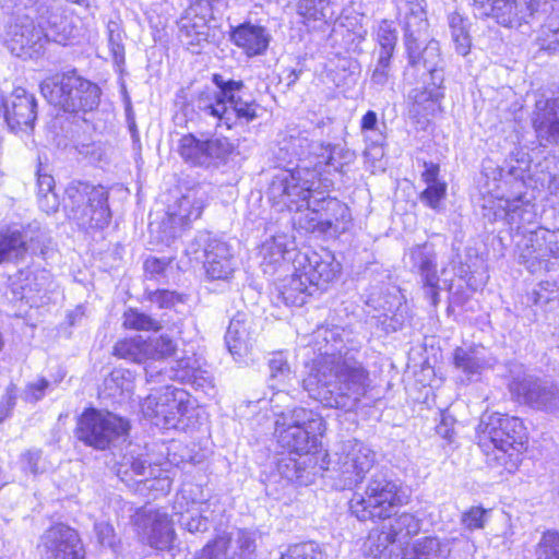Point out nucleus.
<instances>
[{
  "instance_id": "f257e3e1",
  "label": "nucleus",
  "mask_w": 559,
  "mask_h": 559,
  "mask_svg": "<svg viewBox=\"0 0 559 559\" xmlns=\"http://www.w3.org/2000/svg\"><path fill=\"white\" fill-rule=\"evenodd\" d=\"M335 331L316 332L319 355L307 366L302 386L309 396L322 405L354 411L370 389L369 371L361 362L342 353L343 341Z\"/></svg>"
},
{
  "instance_id": "f03ea898",
  "label": "nucleus",
  "mask_w": 559,
  "mask_h": 559,
  "mask_svg": "<svg viewBox=\"0 0 559 559\" xmlns=\"http://www.w3.org/2000/svg\"><path fill=\"white\" fill-rule=\"evenodd\" d=\"M328 187L317 179V171L300 167L275 174L269 198L277 211H295V224L306 231L343 233L350 222L349 209L336 198L325 195Z\"/></svg>"
},
{
  "instance_id": "7ed1b4c3",
  "label": "nucleus",
  "mask_w": 559,
  "mask_h": 559,
  "mask_svg": "<svg viewBox=\"0 0 559 559\" xmlns=\"http://www.w3.org/2000/svg\"><path fill=\"white\" fill-rule=\"evenodd\" d=\"M168 380L189 382L200 388L212 385L211 373L201 367L195 357L179 359L169 369L160 368L155 371L150 366L146 367L148 384H163ZM188 408L189 394L169 384L151 388V393L141 403L143 415L152 419L156 426L164 428L177 427L180 417L188 412Z\"/></svg>"
},
{
  "instance_id": "20e7f679",
  "label": "nucleus",
  "mask_w": 559,
  "mask_h": 559,
  "mask_svg": "<svg viewBox=\"0 0 559 559\" xmlns=\"http://www.w3.org/2000/svg\"><path fill=\"white\" fill-rule=\"evenodd\" d=\"M478 447L491 468L514 473L526 449L527 435L523 421L500 413L484 415L478 425Z\"/></svg>"
},
{
  "instance_id": "39448f33",
  "label": "nucleus",
  "mask_w": 559,
  "mask_h": 559,
  "mask_svg": "<svg viewBox=\"0 0 559 559\" xmlns=\"http://www.w3.org/2000/svg\"><path fill=\"white\" fill-rule=\"evenodd\" d=\"M215 88L202 90L194 105L203 118H212L216 126L230 129L237 121L249 123L259 117L260 105L254 99H243L237 95L243 87L242 81L226 80L222 74L212 79Z\"/></svg>"
},
{
  "instance_id": "423d86ee",
  "label": "nucleus",
  "mask_w": 559,
  "mask_h": 559,
  "mask_svg": "<svg viewBox=\"0 0 559 559\" xmlns=\"http://www.w3.org/2000/svg\"><path fill=\"white\" fill-rule=\"evenodd\" d=\"M64 209L69 218L82 228H104L111 217L108 191L87 181L69 182L64 191Z\"/></svg>"
},
{
  "instance_id": "0eeeda50",
  "label": "nucleus",
  "mask_w": 559,
  "mask_h": 559,
  "mask_svg": "<svg viewBox=\"0 0 559 559\" xmlns=\"http://www.w3.org/2000/svg\"><path fill=\"white\" fill-rule=\"evenodd\" d=\"M324 430L322 416L304 407L282 413L275 421L278 444L289 453L299 455L308 454L317 449L319 436Z\"/></svg>"
},
{
  "instance_id": "6e6552de",
  "label": "nucleus",
  "mask_w": 559,
  "mask_h": 559,
  "mask_svg": "<svg viewBox=\"0 0 559 559\" xmlns=\"http://www.w3.org/2000/svg\"><path fill=\"white\" fill-rule=\"evenodd\" d=\"M40 92L47 102L67 112L92 111L100 98L99 87L75 74H57L44 80Z\"/></svg>"
},
{
  "instance_id": "1a4fd4ad",
  "label": "nucleus",
  "mask_w": 559,
  "mask_h": 559,
  "mask_svg": "<svg viewBox=\"0 0 559 559\" xmlns=\"http://www.w3.org/2000/svg\"><path fill=\"white\" fill-rule=\"evenodd\" d=\"M406 501L401 487L381 473L371 476L364 493L355 492L349 510L360 521L388 519Z\"/></svg>"
},
{
  "instance_id": "9d476101",
  "label": "nucleus",
  "mask_w": 559,
  "mask_h": 559,
  "mask_svg": "<svg viewBox=\"0 0 559 559\" xmlns=\"http://www.w3.org/2000/svg\"><path fill=\"white\" fill-rule=\"evenodd\" d=\"M329 456L328 469L334 473V485L340 490L361 484L377 462L376 452L356 439L342 441Z\"/></svg>"
},
{
  "instance_id": "9b49d317",
  "label": "nucleus",
  "mask_w": 559,
  "mask_h": 559,
  "mask_svg": "<svg viewBox=\"0 0 559 559\" xmlns=\"http://www.w3.org/2000/svg\"><path fill=\"white\" fill-rule=\"evenodd\" d=\"M129 429L127 419L110 412L87 408L79 417L74 435L85 445L104 451L126 440Z\"/></svg>"
},
{
  "instance_id": "f8f14e48",
  "label": "nucleus",
  "mask_w": 559,
  "mask_h": 559,
  "mask_svg": "<svg viewBox=\"0 0 559 559\" xmlns=\"http://www.w3.org/2000/svg\"><path fill=\"white\" fill-rule=\"evenodd\" d=\"M235 148L227 138L201 140L190 133L179 140L178 153L185 163L210 169L226 165Z\"/></svg>"
},
{
  "instance_id": "ddd939ff",
  "label": "nucleus",
  "mask_w": 559,
  "mask_h": 559,
  "mask_svg": "<svg viewBox=\"0 0 559 559\" xmlns=\"http://www.w3.org/2000/svg\"><path fill=\"white\" fill-rule=\"evenodd\" d=\"M515 246L520 263L534 273L550 258H559V230L536 227L515 239Z\"/></svg>"
},
{
  "instance_id": "4468645a",
  "label": "nucleus",
  "mask_w": 559,
  "mask_h": 559,
  "mask_svg": "<svg viewBox=\"0 0 559 559\" xmlns=\"http://www.w3.org/2000/svg\"><path fill=\"white\" fill-rule=\"evenodd\" d=\"M194 253L203 252V267L210 281L228 282L235 272L236 263L230 246L210 233H199L191 243Z\"/></svg>"
},
{
  "instance_id": "2eb2a0df",
  "label": "nucleus",
  "mask_w": 559,
  "mask_h": 559,
  "mask_svg": "<svg viewBox=\"0 0 559 559\" xmlns=\"http://www.w3.org/2000/svg\"><path fill=\"white\" fill-rule=\"evenodd\" d=\"M509 386L519 401L532 408L559 414V390L556 385L524 374L513 378Z\"/></svg>"
},
{
  "instance_id": "dca6fc26",
  "label": "nucleus",
  "mask_w": 559,
  "mask_h": 559,
  "mask_svg": "<svg viewBox=\"0 0 559 559\" xmlns=\"http://www.w3.org/2000/svg\"><path fill=\"white\" fill-rule=\"evenodd\" d=\"M536 10L535 0H473V11L478 17H492L502 26L521 25Z\"/></svg>"
},
{
  "instance_id": "f3484780",
  "label": "nucleus",
  "mask_w": 559,
  "mask_h": 559,
  "mask_svg": "<svg viewBox=\"0 0 559 559\" xmlns=\"http://www.w3.org/2000/svg\"><path fill=\"white\" fill-rule=\"evenodd\" d=\"M297 263V270L314 292L325 289L341 273V264L329 250L301 254Z\"/></svg>"
},
{
  "instance_id": "a211bd4d",
  "label": "nucleus",
  "mask_w": 559,
  "mask_h": 559,
  "mask_svg": "<svg viewBox=\"0 0 559 559\" xmlns=\"http://www.w3.org/2000/svg\"><path fill=\"white\" fill-rule=\"evenodd\" d=\"M135 525L143 542L164 550L170 547L175 531L168 513L162 509H144L136 514Z\"/></svg>"
},
{
  "instance_id": "6ab92c4d",
  "label": "nucleus",
  "mask_w": 559,
  "mask_h": 559,
  "mask_svg": "<svg viewBox=\"0 0 559 559\" xmlns=\"http://www.w3.org/2000/svg\"><path fill=\"white\" fill-rule=\"evenodd\" d=\"M491 221H503L510 226L511 230H515L514 237L518 239L524 233L532 230L528 226L536 221V212L534 205L523 201L521 197L513 200L499 199L492 206H484Z\"/></svg>"
},
{
  "instance_id": "aec40b11",
  "label": "nucleus",
  "mask_w": 559,
  "mask_h": 559,
  "mask_svg": "<svg viewBox=\"0 0 559 559\" xmlns=\"http://www.w3.org/2000/svg\"><path fill=\"white\" fill-rule=\"evenodd\" d=\"M41 543L45 559H83L84 550L79 534L64 524H56L48 528Z\"/></svg>"
},
{
  "instance_id": "412c9836",
  "label": "nucleus",
  "mask_w": 559,
  "mask_h": 559,
  "mask_svg": "<svg viewBox=\"0 0 559 559\" xmlns=\"http://www.w3.org/2000/svg\"><path fill=\"white\" fill-rule=\"evenodd\" d=\"M36 99L24 88L17 87L3 102V119L13 132L33 130L37 117Z\"/></svg>"
},
{
  "instance_id": "4be33fe9",
  "label": "nucleus",
  "mask_w": 559,
  "mask_h": 559,
  "mask_svg": "<svg viewBox=\"0 0 559 559\" xmlns=\"http://www.w3.org/2000/svg\"><path fill=\"white\" fill-rule=\"evenodd\" d=\"M424 40L407 41L405 44L408 64L415 70H425L435 86H441L444 81V60L441 56L439 43L430 40L424 48Z\"/></svg>"
},
{
  "instance_id": "5701e85b",
  "label": "nucleus",
  "mask_w": 559,
  "mask_h": 559,
  "mask_svg": "<svg viewBox=\"0 0 559 559\" xmlns=\"http://www.w3.org/2000/svg\"><path fill=\"white\" fill-rule=\"evenodd\" d=\"M7 44L12 53L20 55L28 49L39 53L46 43L44 25L35 22L28 16H21L11 24L7 32Z\"/></svg>"
},
{
  "instance_id": "b1692460",
  "label": "nucleus",
  "mask_w": 559,
  "mask_h": 559,
  "mask_svg": "<svg viewBox=\"0 0 559 559\" xmlns=\"http://www.w3.org/2000/svg\"><path fill=\"white\" fill-rule=\"evenodd\" d=\"M258 335V326L251 316L237 312L230 320L225 334V343L235 360L247 356Z\"/></svg>"
},
{
  "instance_id": "393cba45",
  "label": "nucleus",
  "mask_w": 559,
  "mask_h": 559,
  "mask_svg": "<svg viewBox=\"0 0 559 559\" xmlns=\"http://www.w3.org/2000/svg\"><path fill=\"white\" fill-rule=\"evenodd\" d=\"M173 509L181 528L192 534L209 530L210 521L205 514L210 509L207 501L189 500L187 491L182 489L176 496Z\"/></svg>"
},
{
  "instance_id": "a878e982",
  "label": "nucleus",
  "mask_w": 559,
  "mask_h": 559,
  "mask_svg": "<svg viewBox=\"0 0 559 559\" xmlns=\"http://www.w3.org/2000/svg\"><path fill=\"white\" fill-rule=\"evenodd\" d=\"M532 123L542 143L559 144V97L537 100Z\"/></svg>"
},
{
  "instance_id": "bb28decb",
  "label": "nucleus",
  "mask_w": 559,
  "mask_h": 559,
  "mask_svg": "<svg viewBox=\"0 0 559 559\" xmlns=\"http://www.w3.org/2000/svg\"><path fill=\"white\" fill-rule=\"evenodd\" d=\"M50 285V276L47 272L20 271L13 277H10V292L14 300H25L31 306L36 305L41 294Z\"/></svg>"
},
{
  "instance_id": "cd10ccee",
  "label": "nucleus",
  "mask_w": 559,
  "mask_h": 559,
  "mask_svg": "<svg viewBox=\"0 0 559 559\" xmlns=\"http://www.w3.org/2000/svg\"><path fill=\"white\" fill-rule=\"evenodd\" d=\"M397 14L404 27V41L426 40L428 20L424 0H397Z\"/></svg>"
},
{
  "instance_id": "c85d7f7f",
  "label": "nucleus",
  "mask_w": 559,
  "mask_h": 559,
  "mask_svg": "<svg viewBox=\"0 0 559 559\" xmlns=\"http://www.w3.org/2000/svg\"><path fill=\"white\" fill-rule=\"evenodd\" d=\"M209 29L206 14L197 7L188 8L178 21V37L193 52L207 40Z\"/></svg>"
},
{
  "instance_id": "c756f323",
  "label": "nucleus",
  "mask_w": 559,
  "mask_h": 559,
  "mask_svg": "<svg viewBox=\"0 0 559 559\" xmlns=\"http://www.w3.org/2000/svg\"><path fill=\"white\" fill-rule=\"evenodd\" d=\"M230 39L252 57L262 55L267 49L271 36L261 25L243 23L233 29Z\"/></svg>"
},
{
  "instance_id": "7c9ffc66",
  "label": "nucleus",
  "mask_w": 559,
  "mask_h": 559,
  "mask_svg": "<svg viewBox=\"0 0 559 559\" xmlns=\"http://www.w3.org/2000/svg\"><path fill=\"white\" fill-rule=\"evenodd\" d=\"M316 147L319 152L312 170L317 171V179H321L320 174L323 166H329L335 171H342L345 166L354 163L356 158L354 151L340 145L318 143Z\"/></svg>"
},
{
  "instance_id": "2f4dec72",
  "label": "nucleus",
  "mask_w": 559,
  "mask_h": 559,
  "mask_svg": "<svg viewBox=\"0 0 559 559\" xmlns=\"http://www.w3.org/2000/svg\"><path fill=\"white\" fill-rule=\"evenodd\" d=\"M317 144L318 143L311 142L307 134L297 131L295 133H290L281 142V150L286 151L289 156L296 157L298 160L304 163V165H297L296 169L293 171H296L300 167H307L309 170H312L310 166H314L317 154L319 152L316 147ZM281 171L282 170L278 173Z\"/></svg>"
},
{
  "instance_id": "473e14b6",
  "label": "nucleus",
  "mask_w": 559,
  "mask_h": 559,
  "mask_svg": "<svg viewBox=\"0 0 559 559\" xmlns=\"http://www.w3.org/2000/svg\"><path fill=\"white\" fill-rule=\"evenodd\" d=\"M27 252L26 235L20 230L0 231V264L24 261Z\"/></svg>"
},
{
  "instance_id": "72a5a7b5",
  "label": "nucleus",
  "mask_w": 559,
  "mask_h": 559,
  "mask_svg": "<svg viewBox=\"0 0 559 559\" xmlns=\"http://www.w3.org/2000/svg\"><path fill=\"white\" fill-rule=\"evenodd\" d=\"M453 540L424 537L415 543L413 550L405 554L403 559H447L451 552Z\"/></svg>"
},
{
  "instance_id": "f704fd0d",
  "label": "nucleus",
  "mask_w": 559,
  "mask_h": 559,
  "mask_svg": "<svg viewBox=\"0 0 559 559\" xmlns=\"http://www.w3.org/2000/svg\"><path fill=\"white\" fill-rule=\"evenodd\" d=\"M495 360L486 357L479 349H464L459 347L454 352V365L471 379L484 370L492 368Z\"/></svg>"
},
{
  "instance_id": "c9c22d12",
  "label": "nucleus",
  "mask_w": 559,
  "mask_h": 559,
  "mask_svg": "<svg viewBox=\"0 0 559 559\" xmlns=\"http://www.w3.org/2000/svg\"><path fill=\"white\" fill-rule=\"evenodd\" d=\"M412 267L416 269L421 281L426 280L431 283V278L439 276L437 271V253L432 246L425 243L416 246L409 251Z\"/></svg>"
},
{
  "instance_id": "e433bc0d",
  "label": "nucleus",
  "mask_w": 559,
  "mask_h": 559,
  "mask_svg": "<svg viewBox=\"0 0 559 559\" xmlns=\"http://www.w3.org/2000/svg\"><path fill=\"white\" fill-rule=\"evenodd\" d=\"M307 283L301 273L296 269V273L292 275L288 283L280 292L281 299L287 306L301 307L306 304L307 298L316 293Z\"/></svg>"
},
{
  "instance_id": "4c0bfd02",
  "label": "nucleus",
  "mask_w": 559,
  "mask_h": 559,
  "mask_svg": "<svg viewBox=\"0 0 559 559\" xmlns=\"http://www.w3.org/2000/svg\"><path fill=\"white\" fill-rule=\"evenodd\" d=\"M135 448L130 444L118 463L117 475L121 480L132 479L133 476H145L151 468L147 460Z\"/></svg>"
},
{
  "instance_id": "58836bf2",
  "label": "nucleus",
  "mask_w": 559,
  "mask_h": 559,
  "mask_svg": "<svg viewBox=\"0 0 559 559\" xmlns=\"http://www.w3.org/2000/svg\"><path fill=\"white\" fill-rule=\"evenodd\" d=\"M145 357H146V367H151L155 371V367H153L152 361L164 360L170 356H173L177 350L176 342L167 335H160L157 337H148L145 340Z\"/></svg>"
},
{
  "instance_id": "ea45409f",
  "label": "nucleus",
  "mask_w": 559,
  "mask_h": 559,
  "mask_svg": "<svg viewBox=\"0 0 559 559\" xmlns=\"http://www.w3.org/2000/svg\"><path fill=\"white\" fill-rule=\"evenodd\" d=\"M448 22L456 52L466 56L471 49L467 19L457 12H452L448 16Z\"/></svg>"
},
{
  "instance_id": "a19ab883",
  "label": "nucleus",
  "mask_w": 559,
  "mask_h": 559,
  "mask_svg": "<svg viewBox=\"0 0 559 559\" xmlns=\"http://www.w3.org/2000/svg\"><path fill=\"white\" fill-rule=\"evenodd\" d=\"M259 535L257 532L238 530L230 539L233 559H255Z\"/></svg>"
},
{
  "instance_id": "79ce46f5",
  "label": "nucleus",
  "mask_w": 559,
  "mask_h": 559,
  "mask_svg": "<svg viewBox=\"0 0 559 559\" xmlns=\"http://www.w3.org/2000/svg\"><path fill=\"white\" fill-rule=\"evenodd\" d=\"M38 203L46 213L57 211L59 206L58 195L55 193V179L41 168L37 171Z\"/></svg>"
},
{
  "instance_id": "37998d69",
  "label": "nucleus",
  "mask_w": 559,
  "mask_h": 559,
  "mask_svg": "<svg viewBox=\"0 0 559 559\" xmlns=\"http://www.w3.org/2000/svg\"><path fill=\"white\" fill-rule=\"evenodd\" d=\"M144 347L145 340L141 336L123 338L115 344L112 354L132 362L146 364Z\"/></svg>"
},
{
  "instance_id": "c03bdc74",
  "label": "nucleus",
  "mask_w": 559,
  "mask_h": 559,
  "mask_svg": "<svg viewBox=\"0 0 559 559\" xmlns=\"http://www.w3.org/2000/svg\"><path fill=\"white\" fill-rule=\"evenodd\" d=\"M44 25L46 43L53 41L66 44L70 32L68 31L67 20L58 12H50L49 15L40 22Z\"/></svg>"
},
{
  "instance_id": "a18cd8bd",
  "label": "nucleus",
  "mask_w": 559,
  "mask_h": 559,
  "mask_svg": "<svg viewBox=\"0 0 559 559\" xmlns=\"http://www.w3.org/2000/svg\"><path fill=\"white\" fill-rule=\"evenodd\" d=\"M199 191L191 190L185 194L178 202V213L175 215L180 221L188 223L198 219L203 211V198L199 197Z\"/></svg>"
},
{
  "instance_id": "49530a36",
  "label": "nucleus",
  "mask_w": 559,
  "mask_h": 559,
  "mask_svg": "<svg viewBox=\"0 0 559 559\" xmlns=\"http://www.w3.org/2000/svg\"><path fill=\"white\" fill-rule=\"evenodd\" d=\"M297 12L308 21H326L333 16L330 0H298Z\"/></svg>"
},
{
  "instance_id": "de8ad7c7",
  "label": "nucleus",
  "mask_w": 559,
  "mask_h": 559,
  "mask_svg": "<svg viewBox=\"0 0 559 559\" xmlns=\"http://www.w3.org/2000/svg\"><path fill=\"white\" fill-rule=\"evenodd\" d=\"M389 528L394 534L395 539L403 544L420 531V522L411 513H402Z\"/></svg>"
},
{
  "instance_id": "09e8293b",
  "label": "nucleus",
  "mask_w": 559,
  "mask_h": 559,
  "mask_svg": "<svg viewBox=\"0 0 559 559\" xmlns=\"http://www.w3.org/2000/svg\"><path fill=\"white\" fill-rule=\"evenodd\" d=\"M396 542L390 528L372 530L365 542V548L369 556L377 558Z\"/></svg>"
},
{
  "instance_id": "8fccbe9b",
  "label": "nucleus",
  "mask_w": 559,
  "mask_h": 559,
  "mask_svg": "<svg viewBox=\"0 0 559 559\" xmlns=\"http://www.w3.org/2000/svg\"><path fill=\"white\" fill-rule=\"evenodd\" d=\"M123 326L136 331H158L162 323L138 309L130 308L123 313Z\"/></svg>"
},
{
  "instance_id": "3c124183",
  "label": "nucleus",
  "mask_w": 559,
  "mask_h": 559,
  "mask_svg": "<svg viewBox=\"0 0 559 559\" xmlns=\"http://www.w3.org/2000/svg\"><path fill=\"white\" fill-rule=\"evenodd\" d=\"M536 43L542 50L559 52V21L549 20L538 32Z\"/></svg>"
},
{
  "instance_id": "603ef678",
  "label": "nucleus",
  "mask_w": 559,
  "mask_h": 559,
  "mask_svg": "<svg viewBox=\"0 0 559 559\" xmlns=\"http://www.w3.org/2000/svg\"><path fill=\"white\" fill-rule=\"evenodd\" d=\"M376 38L380 46L379 56L392 58L397 40L396 31L392 22L382 21L378 26Z\"/></svg>"
},
{
  "instance_id": "864d4df0",
  "label": "nucleus",
  "mask_w": 559,
  "mask_h": 559,
  "mask_svg": "<svg viewBox=\"0 0 559 559\" xmlns=\"http://www.w3.org/2000/svg\"><path fill=\"white\" fill-rule=\"evenodd\" d=\"M269 367L271 381H277L276 384H271L272 388L285 385L292 379L293 372L283 353L274 354L269 361Z\"/></svg>"
},
{
  "instance_id": "5fc2aeb1",
  "label": "nucleus",
  "mask_w": 559,
  "mask_h": 559,
  "mask_svg": "<svg viewBox=\"0 0 559 559\" xmlns=\"http://www.w3.org/2000/svg\"><path fill=\"white\" fill-rule=\"evenodd\" d=\"M411 98L418 106H423L425 110H435V105L443 98L442 85L435 86L429 83L423 90H413Z\"/></svg>"
},
{
  "instance_id": "6e6d98bb",
  "label": "nucleus",
  "mask_w": 559,
  "mask_h": 559,
  "mask_svg": "<svg viewBox=\"0 0 559 559\" xmlns=\"http://www.w3.org/2000/svg\"><path fill=\"white\" fill-rule=\"evenodd\" d=\"M537 559H559V533L547 531L536 546Z\"/></svg>"
},
{
  "instance_id": "4d7b16f0",
  "label": "nucleus",
  "mask_w": 559,
  "mask_h": 559,
  "mask_svg": "<svg viewBox=\"0 0 559 559\" xmlns=\"http://www.w3.org/2000/svg\"><path fill=\"white\" fill-rule=\"evenodd\" d=\"M361 131L366 133V139L374 146H382L385 141L383 132L378 124V116L373 110H368L361 118Z\"/></svg>"
},
{
  "instance_id": "13d9d810",
  "label": "nucleus",
  "mask_w": 559,
  "mask_h": 559,
  "mask_svg": "<svg viewBox=\"0 0 559 559\" xmlns=\"http://www.w3.org/2000/svg\"><path fill=\"white\" fill-rule=\"evenodd\" d=\"M108 45L117 63L124 60L123 32L120 24L109 21L107 24Z\"/></svg>"
},
{
  "instance_id": "bf43d9fd",
  "label": "nucleus",
  "mask_w": 559,
  "mask_h": 559,
  "mask_svg": "<svg viewBox=\"0 0 559 559\" xmlns=\"http://www.w3.org/2000/svg\"><path fill=\"white\" fill-rule=\"evenodd\" d=\"M367 305L382 316H389L401 305V298L397 294H371L367 300Z\"/></svg>"
},
{
  "instance_id": "052dcab7",
  "label": "nucleus",
  "mask_w": 559,
  "mask_h": 559,
  "mask_svg": "<svg viewBox=\"0 0 559 559\" xmlns=\"http://www.w3.org/2000/svg\"><path fill=\"white\" fill-rule=\"evenodd\" d=\"M286 252L287 246L284 237L281 236L273 237L271 240L265 241L261 249L263 260L269 261V263L271 264H276L284 260V255Z\"/></svg>"
},
{
  "instance_id": "680f3d73",
  "label": "nucleus",
  "mask_w": 559,
  "mask_h": 559,
  "mask_svg": "<svg viewBox=\"0 0 559 559\" xmlns=\"http://www.w3.org/2000/svg\"><path fill=\"white\" fill-rule=\"evenodd\" d=\"M281 559H323V555L313 543H306L289 547Z\"/></svg>"
},
{
  "instance_id": "e2e57ef3",
  "label": "nucleus",
  "mask_w": 559,
  "mask_h": 559,
  "mask_svg": "<svg viewBox=\"0 0 559 559\" xmlns=\"http://www.w3.org/2000/svg\"><path fill=\"white\" fill-rule=\"evenodd\" d=\"M447 186L442 183H433L427 186V188L420 194V201L427 206L438 210L440 202L445 198Z\"/></svg>"
},
{
  "instance_id": "0e129e2a",
  "label": "nucleus",
  "mask_w": 559,
  "mask_h": 559,
  "mask_svg": "<svg viewBox=\"0 0 559 559\" xmlns=\"http://www.w3.org/2000/svg\"><path fill=\"white\" fill-rule=\"evenodd\" d=\"M278 472L281 475L290 480L298 484H302V474L305 469L301 467V464L292 457L283 459L278 463Z\"/></svg>"
},
{
  "instance_id": "69168bd1",
  "label": "nucleus",
  "mask_w": 559,
  "mask_h": 559,
  "mask_svg": "<svg viewBox=\"0 0 559 559\" xmlns=\"http://www.w3.org/2000/svg\"><path fill=\"white\" fill-rule=\"evenodd\" d=\"M49 386L50 382L45 378H40L26 384L22 397L25 402L36 403L45 396L46 390Z\"/></svg>"
},
{
  "instance_id": "338daca9",
  "label": "nucleus",
  "mask_w": 559,
  "mask_h": 559,
  "mask_svg": "<svg viewBox=\"0 0 559 559\" xmlns=\"http://www.w3.org/2000/svg\"><path fill=\"white\" fill-rule=\"evenodd\" d=\"M391 57L378 56L376 68L371 75V83L379 87H383L390 79Z\"/></svg>"
},
{
  "instance_id": "774afa93",
  "label": "nucleus",
  "mask_w": 559,
  "mask_h": 559,
  "mask_svg": "<svg viewBox=\"0 0 559 559\" xmlns=\"http://www.w3.org/2000/svg\"><path fill=\"white\" fill-rule=\"evenodd\" d=\"M148 300L156 304L158 308H171L176 304L181 302V298L175 292L166 289H157L148 294Z\"/></svg>"
}]
</instances>
